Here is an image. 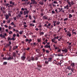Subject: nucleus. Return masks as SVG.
<instances>
[{
    "instance_id": "obj_32",
    "label": "nucleus",
    "mask_w": 77,
    "mask_h": 77,
    "mask_svg": "<svg viewBox=\"0 0 77 77\" xmlns=\"http://www.w3.org/2000/svg\"><path fill=\"white\" fill-rule=\"evenodd\" d=\"M11 37H8V41H9L11 39Z\"/></svg>"
},
{
    "instance_id": "obj_18",
    "label": "nucleus",
    "mask_w": 77,
    "mask_h": 77,
    "mask_svg": "<svg viewBox=\"0 0 77 77\" xmlns=\"http://www.w3.org/2000/svg\"><path fill=\"white\" fill-rule=\"evenodd\" d=\"M44 26L45 27H47V28H48V29H49V26H47V24H45L44 25Z\"/></svg>"
},
{
    "instance_id": "obj_19",
    "label": "nucleus",
    "mask_w": 77,
    "mask_h": 77,
    "mask_svg": "<svg viewBox=\"0 0 77 77\" xmlns=\"http://www.w3.org/2000/svg\"><path fill=\"white\" fill-rule=\"evenodd\" d=\"M9 16H8V15H6V16H5V18H6V20H7L8 19V18H9Z\"/></svg>"
},
{
    "instance_id": "obj_40",
    "label": "nucleus",
    "mask_w": 77,
    "mask_h": 77,
    "mask_svg": "<svg viewBox=\"0 0 77 77\" xmlns=\"http://www.w3.org/2000/svg\"><path fill=\"white\" fill-rule=\"evenodd\" d=\"M29 39H25V41L26 42H28L29 41Z\"/></svg>"
},
{
    "instance_id": "obj_23",
    "label": "nucleus",
    "mask_w": 77,
    "mask_h": 77,
    "mask_svg": "<svg viewBox=\"0 0 77 77\" xmlns=\"http://www.w3.org/2000/svg\"><path fill=\"white\" fill-rule=\"evenodd\" d=\"M49 62V61H47V60H45V64H48Z\"/></svg>"
},
{
    "instance_id": "obj_27",
    "label": "nucleus",
    "mask_w": 77,
    "mask_h": 77,
    "mask_svg": "<svg viewBox=\"0 0 77 77\" xmlns=\"http://www.w3.org/2000/svg\"><path fill=\"white\" fill-rule=\"evenodd\" d=\"M13 56L15 57V56H16V53H15L14 52L13 53Z\"/></svg>"
},
{
    "instance_id": "obj_35",
    "label": "nucleus",
    "mask_w": 77,
    "mask_h": 77,
    "mask_svg": "<svg viewBox=\"0 0 77 77\" xmlns=\"http://www.w3.org/2000/svg\"><path fill=\"white\" fill-rule=\"evenodd\" d=\"M40 41H41V40L40 39H38V43H40Z\"/></svg>"
},
{
    "instance_id": "obj_36",
    "label": "nucleus",
    "mask_w": 77,
    "mask_h": 77,
    "mask_svg": "<svg viewBox=\"0 0 77 77\" xmlns=\"http://www.w3.org/2000/svg\"><path fill=\"white\" fill-rule=\"evenodd\" d=\"M17 37H20V35L18 33L16 35Z\"/></svg>"
},
{
    "instance_id": "obj_22",
    "label": "nucleus",
    "mask_w": 77,
    "mask_h": 77,
    "mask_svg": "<svg viewBox=\"0 0 77 77\" xmlns=\"http://www.w3.org/2000/svg\"><path fill=\"white\" fill-rule=\"evenodd\" d=\"M35 26L34 24H32L31 23V24H30V26Z\"/></svg>"
},
{
    "instance_id": "obj_61",
    "label": "nucleus",
    "mask_w": 77,
    "mask_h": 77,
    "mask_svg": "<svg viewBox=\"0 0 77 77\" xmlns=\"http://www.w3.org/2000/svg\"><path fill=\"white\" fill-rule=\"evenodd\" d=\"M32 17H33V18H34V19H36V17H35V16L33 15L32 16Z\"/></svg>"
},
{
    "instance_id": "obj_6",
    "label": "nucleus",
    "mask_w": 77,
    "mask_h": 77,
    "mask_svg": "<svg viewBox=\"0 0 77 77\" xmlns=\"http://www.w3.org/2000/svg\"><path fill=\"white\" fill-rule=\"evenodd\" d=\"M11 41H9V44H6V45H5V47L7 48L8 47H10L11 46H10L11 45Z\"/></svg>"
},
{
    "instance_id": "obj_48",
    "label": "nucleus",
    "mask_w": 77,
    "mask_h": 77,
    "mask_svg": "<svg viewBox=\"0 0 77 77\" xmlns=\"http://www.w3.org/2000/svg\"><path fill=\"white\" fill-rule=\"evenodd\" d=\"M53 3L54 4H57V2H56V1H54L53 2Z\"/></svg>"
},
{
    "instance_id": "obj_31",
    "label": "nucleus",
    "mask_w": 77,
    "mask_h": 77,
    "mask_svg": "<svg viewBox=\"0 0 77 77\" xmlns=\"http://www.w3.org/2000/svg\"><path fill=\"white\" fill-rule=\"evenodd\" d=\"M62 37H61V38H60L59 39H58V41H61V39H62Z\"/></svg>"
},
{
    "instance_id": "obj_2",
    "label": "nucleus",
    "mask_w": 77,
    "mask_h": 77,
    "mask_svg": "<svg viewBox=\"0 0 77 77\" xmlns=\"http://www.w3.org/2000/svg\"><path fill=\"white\" fill-rule=\"evenodd\" d=\"M67 3L68 5H67L66 6L64 7V8L68 9L69 8V7H71L72 5H73L74 4L73 1H72L70 2L69 1V0H67Z\"/></svg>"
},
{
    "instance_id": "obj_39",
    "label": "nucleus",
    "mask_w": 77,
    "mask_h": 77,
    "mask_svg": "<svg viewBox=\"0 0 77 77\" xmlns=\"http://www.w3.org/2000/svg\"><path fill=\"white\" fill-rule=\"evenodd\" d=\"M11 25H12L13 26L15 25L14 24V23L13 22H12L11 23Z\"/></svg>"
},
{
    "instance_id": "obj_5",
    "label": "nucleus",
    "mask_w": 77,
    "mask_h": 77,
    "mask_svg": "<svg viewBox=\"0 0 77 77\" xmlns=\"http://www.w3.org/2000/svg\"><path fill=\"white\" fill-rule=\"evenodd\" d=\"M25 55H26L25 53H24L23 54V55L21 57V60H23V61L25 60L26 58V57L25 56Z\"/></svg>"
},
{
    "instance_id": "obj_41",
    "label": "nucleus",
    "mask_w": 77,
    "mask_h": 77,
    "mask_svg": "<svg viewBox=\"0 0 77 77\" xmlns=\"http://www.w3.org/2000/svg\"><path fill=\"white\" fill-rule=\"evenodd\" d=\"M67 20H68V19L67 18H66L63 20L64 21H67Z\"/></svg>"
},
{
    "instance_id": "obj_38",
    "label": "nucleus",
    "mask_w": 77,
    "mask_h": 77,
    "mask_svg": "<svg viewBox=\"0 0 77 77\" xmlns=\"http://www.w3.org/2000/svg\"><path fill=\"white\" fill-rule=\"evenodd\" d=\"M13 37L15 38V37H16V34H14L13 35Z\"/></svg>"
},
{
    "instance_id": "obj_46",
    "label": "nucleus",
    "mask_w": 77,
    "mask_h": 77,
    "mask_svg": "<svg viewBox=\"0 0 77 77\" xmlns=\"http://www.w3.org/2000/svg\"><path fill=\"white\" fill-rule=\"evenodd\" d=\"M11 39H12V40L13 41H14L15 40V38H14V37H13Z\"/></svg>"
},
{
    "instance_id": "obj_29",
    "label": "nucleus",
    "mask_w": 77,
    "mask_h": 77,
    "mask_svg": "<svg viewBox=\"0 0 77 77\" xmlns=\"http://www.w3.org/2000/svg\"><path fill=\"white\" fill-rule=\"evenodd\" d=\"M57 56H63V55L62 54H57Z\"/></svg>"
},
{
    "instance_id": "obj_55",
    "label": "nucleus",
    "mask_w": 77,
    "mask_h": 77,
    "mask_svg": "<svg viewBox=\"0 0 77 77\" xmlns=\"http://www.w3.org/2000/svg\"><path fill=\"white\" fill-rule=\"evenodd\" d=\"M35 30L38 31L39 30V29L38 28H36V29H35Z\"/></svg>"
},
{
    "instance_id": "obj_26",
    "label": "nucleus",
    "mask_w": 77,
    "mask_h": 77,
    "mask_svg": "<svg viewBox=\"0 0 77 77\" xmlns=\"http://www.w3.org/2000/svg\"><path fill=\"white\" fill-rule=\"evenodd\" d=\"M72 17V15L71 14H69V18H70Z\"/></svg>"
},
{
    "instance_id": "obj_24",
    "label": "nucleus",
    "mask_w": 77,
    "mask_h": 77,
    "mask_svg": "<svg viewBox=\"0 0 77 77\" xmlns=\"http://www.w3.org/2000/svg\"><path fill=\"white\" fill-rule=\"evenodd\" d=\"M39 51V50L38 49H36V52L38 53Z\"/></svg>"
},
{
    "instance_id": "obj_42",
    "label": "nucleus",
    "mask_w": 77,
    "mask_h": 77,
    "mask_svg": "<svg viewBox=\"0 0 77 77\" xmlns=\"http://www.w3.org/2000/svg\"><path fill=\"white\" fill-rule=\"evenodd\" d=\"M13 7V6H12V5H10L8 6V8H10V7Z\"/></svg>"
},
{
    "instance_id": "obj_11",
    "label": "nucleus",
    "mask_w": 77,
    "mask_h": 77,
    "mask_svg": "<svg viewBox=\"0 0 77 77\" xmlns=\"http://www.w3.org/2000/svg\"><path fill=\"white\" fill-rule=\"evenodd\" d=\"M31 1L33 4H37V2H35V0H31Z\"/></svg>"
},
{
    "instance_id": "obj_28",
    "label": "nucleus",
    "mask_w": 77,
    "mask_h": 77,
    "mask_svg": "<svg viewBox=\"0 0 77 77\" xmlns=\"http://www.w3.org/2000/svg\"><path fill=\"white\" fill-rule=\"evenodd\" d=\"M40 34L41 35H44V32H40Z\"/></svg>"
},
{
    "instance_id": "obj_20",
    "label": "nucleus",
    "mask_w": 77,
    "mask_h": 77,
    "mask_svg": "<svg viewBox=\"0 0 77 77\" xmlns=\"http://www.w3.org/2000/svg\"><path fill=\"white\" fill-rule=\"evenodd\" d=\"M9 12H8V15H8V16L11 17V13L10 11H9Z\"/></svg>"
},
{
    "instance_id": "obj_43",
    "label": "nucleus",
    "mask_w": 77,
    "mask_h": 77,
    "mask_svg": "<svg viewBox=\"0 0 77 77\" xmlns=\"http://www.w3.org/2000/svg\"><path fill=\"white\" fill-rule=\"evenodd\" d=\"M29 19H30V20L32 19V18L31 17V15L29 16Z\"/></svg>"
},
{
    "instance_id": "obj_58",
    "label": "nucleus",
    "mask_w": 77,
    "mask_h": 77,
    "mask_svg": "<svg viewBox=\"0 0 77 77\" xmlns=\"http://www.w3.org/2000/svg\"><path fill=\"white\" fill-rule=\"evenodd\" d=\"M8 28H9V29L11 30V26H9V27H8Z\"/></svg>"
},
{
    "instance_id": "obj_17",
    "label": "nucleus",
    "mask_w": 77,
    "mask_h": 77,
    "mask_svg": "<svg viewBox=\"0 0 77 77\" xmlns=\"http://www.w3.org/2000/svg\"><path fill=\"white\" fill-rule=\"evenodd\" d=\"M43 18L45 20H47V19H48V18H47L46 16H43Z\"/></svg>"
},
{
    "instance_id": "obj_21",
    "label": "nucleus",
    "mask_w": 77,
    "mask_h": 77,
    "mask_svg": "<svg viewBox=\"0 0 77 77\" xmlns=\"http://www.w3.org/2000/svg\"><path fill=\"white\" fill-rule=\"evenodd\" d=\"M3 65H7V62H4V63H3Z\"/></svg>"
},
{
    "instance_id": "obj_30",
    "label": "nucleus",
    "mask_w": 77,
    "mask_h": 77,
    "mask_svg": "<svg viewBox=\"0 0 77 77\" xmlns=\"http://www.w3.org/2000/svg\"><path fill=\"white\" fill-rule=\"evenodd\" d=\"M60 23V22H57V23H56V24H57V25H59V24Z\"/></svg>"
},
{
    "instance_id": "obj_53",
    "label": "nucleus",
    "mask_w": 77,
    "mask_h": 77,
    "mask_svg": "<svg viewBox=\"0 0 77 77\" xmlns=\"http://www.w3.org/2000/svg\"><path fill=\"white\" fill-rule=\"evenodd\" d=\"M36 69H38V70L40 71V69L39 68H36Z\"/></svg>"
},
{
    "instance_id": "obj_33",
    "label": "nucleus",
    "mask_w": 77,
    "mask_h": 77,
    "mask_svg": "<svg viewBox=\"0 0 77 77\" xmlns=\"http://www.w3.org/2000/svg\"><path fill=\"white\" fill-rule=\"evenodd\" d=\"M23 12L22 11H20V15H22V14H23Z\"/></svg>"
},
{
    "instance_id": "obj_50",
    "label": "nucleus",
    "mask_w": 77,
    "mask_h": 77,
    "mask_svg": "<svg viewBox=\"0 0 77 77\" xmlns=\"http://www.w3.org/2000/svg\"><path fill=\"white\" fill-rule=\"evenodd\" d=\"M7 23H10V20H7Z\"/></svg>"
},
{
    "instance_id": "obj_60",
    "label": "nucleus",
    "mask_w": 77,
    "mask_h": 77,
    "mask_svg": "<svg viewBox=\"0 0 77 77\" xmlns=\"http://www.w3.org/2000/svg\"><path fill=\"white\" fill-rule=\"evenodd\" d=\"M52 14H55V12H54V11H52Z\"/></svg>"
},
{
    "instance_id": "obj_56",
    "label": "nucleus",
    "mask_w": 77,
    "mask_h": 77,
    "mask_svg": "<svg viewBox=\"0 0 77 77\" xmlns=\"http://www.w3.org/2000/svg\"><path fill=\"white\" fill-rule=\"evenodd\" d=\"M72 13H73L74 12V10L73 9H72Z\"/></svg>"
},
{
    "instance_id": "obj_14",
    "label": "nucleus",
    "mask_w": 77,
    "mask_h": 77,
    "mask_svg": "<svg viewBox=\"0 0 77 77\" xmlns=\"http://www.w3.org/2000/svg\"><path fill=\"white\" fill-rule=\"evenodd\" d=\"M62 51L65 52V53H66L67 52V49L66 48L64 49V50H62Z\"/></svg>"
},
{
    "instance_id": "obj_44",
    "label": "nucleus",
    "mask_w": 77,
    "mask_h": 77,
    "mask_svg": "<svg viewBox=\"0 0 77 77\" xmlns=\"http://www.w3.org/2000/svg\"><path fill=\"white\" fill-rule=\"evenodd\" d=\"M42 50L43 51V53L45 52L46 51L45 50L44 48Z\"/></svg>"
},
{
    "instance_id": "obj_1",
    "label": "nucleus",
    "mask_w": 77,
    "mask_h": 77,
    "mask_svg": "<svg viewBox=\"0 0 77 77\" xmlns=\"http://www.w3.org/2000/svg\"><path fill=\"white\" fill-rule=\"evenodd\" d=\"M71 66H72V68L71 67ZM71 66H67L66 69L67 71L69 72V71H71L72 72L74 73V67L75 66V64L74 63H72L71 64Z\"/></svg>"
},
{
    "instance_id": "obj_59",
    "label": "nucleus",
    "mask_w": 77,
    "mask_h": 77,
    "mask_svg": "<svg viewBox=\"0 0 77 77\" xmlns=\"http://www.w3.org/2000/svg\"><path fill=\"white\" fill-rule=\"evenodd\" d=\"M33 46H36V43H33Z\"/></svg>"
},
{
    "instance_id": "obj_64",
    "label": "nucleus",
    "mask_w": 77,
    "mask_h": 77,
    "mask_svg": "<svg viewBox=\"0 0 77 77\" xmlns=\"http://www.w3.org/2000/svg\"><path fill=\"white\" fill-rule=\"evenodd\" d=\"M29 42H31L32 41V40L31 39H30L29 40Z\"/></svg>"
},
{
    "instance_id": "obj_47",
    "label": "nucleus",
    "mask_w": 77,
    "mask_h": 77,
    "mask_svg": "<svg viewBox=\"0 0 77 77\" xmlns=\"http://www.w3.org/2000/svg\"><path fill=\"white\" fill-rule=\"evenodd\" d=\"M7 59H8V58H7V57H6L3 58V59H4V60H7Z\"/></svg>"
},
{
    "instance_id": "obj_10",
    "label": "nucleus",
    "mask_w": 77,
    "mask_h": 77,
    "mask_svg": "<svg viewBox=\"0 0 77 77\" xmlns=\"http://www.w3.org/2000/svg\"><path fill=\"white\" fill-rule=\"evenodd\" d=\"M37 65H38V66L39 68H41V67L40 65H42L40 64V63L39 62H38L37 63Z\"/></svg>"
},
{
    "instance_id": "obj_12",
    "label": "nucleus",
    "mask_w": 77,
    "mask_h": 77,
    "mask_svg": "<svg viewBox=\"0 0 77 77\" xmlns=\"http://www.w3.org/2000/svg\"><path fill=\"white\" fill-rule=\"evenodd\" d=\"M9 3L11 4H12L11 6H13V5H14V2H12V1H11L9 2Z\"/></svg>"
},
{
    "instance_id": "obj_49",
    "label": "nucleus",
    "mask_w": 77,
    "mask_h": 77,
    "mask_svg": "<svg viewBox=\"0 0 77 77\" xmlns=\"http://www.w3.org/2000/svg\"><path fill=\"white\" fill-rule=\"evenodd\" d=\"M21 10H22V11H25V9L23 8H21Z\"/></svg>"
},
{
    "instance_id": "obj_62",
    "label": "nucleus",
    "mask_w": 77,
    "mask_h": 77,
    "mask_svg": "<svg viewBox=\"0 0 77 77\" xmlns=\"http://www.w3.org/2000/svg\"><path fill=\"white\" fill-rule=\"evenodd\" d=\"M60 51H61V49H59L57 51L58 52H60Z\"/></svg>"
},
{
    "instance_id": "obj_15",
    "label": "nucleus",
    "mask_w": 77,
    "mask_h": 77,
    "mask_svg": "<svg viewBox=\"0 0 77 77\" xmlns=\"http://www.w3.org/2000/svg\"><path fill=\"white\" fill-rule=\"evenodd\" d=\"M18 48V46H14L13 48V50H14L15 49H17Z\"/></svg>"
},
{
    "instance_id": "obj_7",
    "label": "nucleus",
    "mask_w": 77,
    "mask_h": 77,
    "mask_svg": "<svg viewBox=\"0 0 77 77\" xmlns=\"http://www.w3.org/2000/svg\"><path fill=\"white\" fill-rule=\"evenodd\" d=\"M14 60V59H13V56H11V57H8L7 60Z\"/></svg>"
},
{
    "instance_id": "obj_57",
    "label": "nucleus",
    "mask_w": 77,
    "mask_h": 77,
    "mask_svg": "<svg viewBox=\"0 0 77 77\" xmlns=\"http://www.w3.org/2000/svg\"><path fill=\"white\" fill-rule=\"evenodd\" d=\"M13 19H14V20H16V17L13 18Z\"/></svg>"
},
{
    "instance_id": "obj_63",
    "label": "nucleus",
    "mask_w": 77,
    "mask_h": 77,
    "mask_svg": "<svg viewBox=\"0 0 77 77\" xmlns=\"http://www.w3.org/2000/svg\"><path fill=\"white\" fill-rule=\"evenodd\" d=\"M4 26H5V27H6V28H7L8 27V26L7 25H4Z\"/></svg>"
},
{
    "instance_id": "obj_25",
    "label": "nucleus",
    "mask_w": 77,
    "mask_h": 77,
    "mask_svg": "<svg viewBox=\"0 0 77 77\" xmlns=\"http://www.w3.org/2000/svg\"><path fill=\"white\" fill-rule=\"evenodd\" d=\"M9 34L11 35V34H12V33H13V32H12V31H10L9 32H8Z\"/></svg>"
},
{
    "instance_id": "obj_51",
    "label": "nucleus",
    "mask_w": 77,
    "mask_h": 77,
    "mask_svg": "<svg viewBox=\"0 0 77 77\" xmlns=\"http://www.w3.org/2000/svg\"><path fill=\"white\" fill-rule=\"evenodd\" d=\"M58 38H59V37H58V36H57V37H54V38H56L57 39H58Z\"/></svg>"
},
{
    "instance_id": "obj_37",
    "label": "nucleus",
    "mask_w": 77,
    "mask_h": 77,
    "mask_svg": "<svg viewBox=\"0 0 77 77\" xmlns=\"http://www.w3.org/2000/svg\"><path fill=\"white\" fill-rule=\"evenodd\" d=\"M46 53H49V51L48 50H46Z\"/></svg>"
},
{
    "instance_id": "obj_45",
    "label": "nucleus",
    "mask_w": 77,
    "mask_h": 77,
    "mask_svg": "<svg viewBox=\"0 0 77 77\" xmlns=\"http://www.w3.org/2000/svg\"><path fill=\"white\" fill-rule=\"evenodd\" d=\"M30 48H27L26 49V50L29 51L30 50Z\"/></svg>"
},
{
    "instance_id": "obj_13",
    "label": "nucleus",
    "mask_w": 77,
    "mask_h": 77,
    "mask_svg": "<svg viewBox=\"0 0 77 77\" xmlns=\"http://www.w3.org/2000/svg\"><path fill=\"white\" fill-rule=\"evenodd\" d=\"M52 61V58H48V61L49 62H51Z\"/></svg>"
},
{
    "instance_id": "obj_52",
    "label": "nucleus",
    "mask_w": 77,
    "mask_h": 77,
    "mask_svg": "<svg viewBox=\"0 0 77 77\" xmlns=\"http://www.w3.org/2000/svg\"><path fill=\"white\" fill-rule=\"evenodd\" d=\"M72 32V33L74 34H75V35H77V33L76 32Z\"/></svg>"
},
{
    "instance_id": "obj_54",
    "label": "nucleus",
    "mask_w": 77,
    "mask_h": 77,
    "mask_svg": "<svg viewBox=\"0 0 77 77\" xmlns=\"http://www.w3.org/2000/svg\"><path fill=\"white\" fill-rule=\"evenodd\" d=\"M38 60V57L35 58V60Z\"/></svg>"
},
{
    "instance_id": "obj_9",
    "label": "nucleus",
    "mask_w": 77,
    "mask_h": 77,
    "mask_svg": "<svg viewBox=\"0 0 77 77\" xmlns=\"http://www.w3.org/2000/svg\"><path fill=\"white\" fill-rule=\"evenodd\" d=\"M44 48H51V46L50 45H45L44 46Z\"/></svg>"
},
{
    "instance_id": "obj_4",
    "label": "nucleus",
    "mask_w": 77,
    "mask_h": 77,
    "mask_svg": "<svg viewBox=\"0 0 77 77\" xmlns=\"http://www.w3.org/2000/svg\"><path fill=\"white\" fill-rule=\"evenodd\" d=\"M29 11H24V12H23V13L24 14V15H26V14H27L26 16L25 17L26 18H27L28 17V14H29Z\"/></svg>"
},
{
    "instance_id": "obj_3",
    "label": "nucleus",
    "mask_w": 77,
    "mask_h": 77,
    "mask_svg": "<svg viewBox=\"0 0 77 77\" xmlns=\"http://www.w3.org/2000/svg\"><path fill=\"white\" fill-rule=\"evenodd\" d=\"M26 60H27V62H30L31 61H34L35 60V58L33 57H30L29 56H28L27 57Z\"/></svg>"
},
{
    "instance_id": "obj_16",
    "label": "nucleus",
    "mask_w": 77,
    "mask_h": 77,
    "mask_svg": "<svg viewBox=\"0 0 77 77\" xmlns=\"http://www.w3.org/2000/svg\"><path fill=\"white\" fill-rule=\"evenodd\" d=\"M39 4L41 5H43L44 4V3H43V1H40V2H39Z\"/></svg>"
},
{
    "instance_id": "obj_8",
    "label": "nucleus",
    "mask_w": 77,
    "mask_h": 77,
    "mask_svg": "<svg viewBox=\"0 0 77 77\" xmlns=\"http://www.w3.org/2000/svg\"><path fill=\"white\" fill-rule=\"evenodd\" d=\"M67 35L69 36V37H70V36H71L72 35L70 34V31L67 32Z\"/></svg>"
},
{
    "instance_id": "obj_34",
    "label": "nucleus",
    "mask_w": 77,
    "mask_h": 77,
    "mask_svg": "<svg viewBox=\"0 0 77 77\" xmlns=\"http://www.w3.org/2000/svg\"><path fill=\"white\" fill-rule=\"evenodd\" d=\"M72 72H70V73H68V74H67V75H72Z\"/></svg>"
}]
</instances>
